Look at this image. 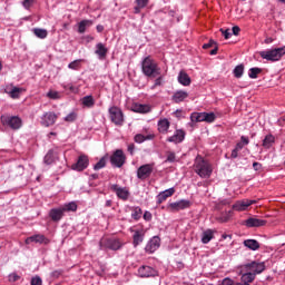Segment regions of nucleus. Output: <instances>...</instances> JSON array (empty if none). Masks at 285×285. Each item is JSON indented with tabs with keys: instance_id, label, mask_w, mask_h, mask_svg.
<instances>
[{
	"instance_id": "nucleus-7",
	"label": "nucleus",
	"mask_w": 285,
	"mask_h": 285,
	"mask_svg": "<svg viewBox=\"0 0 285 285\" xmlns=\"http://www.w3.org/2000/svg\"><path fill=\"white\" fill-rule=\"evenodd\" d=\"M2 126H9L12 130H19L21 128V118L17 116H1Z\"/></svg>"
},
{
	"instance_id": "nucleus-14",
	"label": "nucleus",
	"mask_w": 285,
	"mask_h": 285,
	"mask_svg": "<svg viewBox=\"0 0 285 285\" xmlns=\"http://www.w3.org/2000/svg\"><path fill=\"white\" fill-rule=\"evenodd\" d=\"M185 208H190V200L181 199L176 203H170L168 209L171 213H178V210H185Z\"/></svg>"
},
{
	"instance_id": "nucleus-29",
	"label": "nucleus",
	"mask_w": 285,
	"mask_h": 285,
	"mask_svg": "<svg viewBox=\"0 0 285 285\" xmlns=\"http://www.w3.org/2000/svg\"><path fill=\"white\" fill-rule=\"evenodd\" d=\"M178 82L181 83V86H190V76H188L186 71H180L178 75Z\"/></svg>"
},
{
	"instance_id": "nucleus-55",
	"label": "nucleus",
	"mask_w": 285,
	"mask_h": 285,
	"mask_svg": "<svg viewBox=\"0 0 285 285\" xmlns=\"http://www.w3.org/2000/svg\"><path fill=\"white\" fill-rule=\"evenodd\" d=\"M45 164H52V153H48L46 156H45Z\"/></svg>"
},
{
	"instance_id": "nucleus-41",
	"label": "nucleus",
	"mask_w": 285,
	"mask_h": 285,
	"mask_svg": "<svg viewBox=\"0 0 285 285\" xmlns=\"http://www.w3.org/2000/svg\"><path fill=\"white\" fill-rule=\"evenodd\" d=\"M224 206H230V199L225 198L216 203V209L217 210H223Z\"/></svg>"
},
{
	"instance_id": "nucleus-53",
	"label": "nucleus",
	"mask_w": 285,
	"mask_h": 285,
	"mask_svg": "<svg viewBox=\"0 0 285 285\" xmlns=\"http://www.w3.org/2000/svg\"><path fill=\"white\" fill-rule=\"evenodd\" d=\"M220 32L225 39H230V37H233V33H230V29H220Z\"/></svg>"
},
{
	"instance_id": "nucleus-39",
	"label": "nucleus",
	"mask_w": 285,
	"mask_h": 285,
	"mask_svg": "<svg viewBox=\"0 0 285 285\" xmlns=\"http://www.w3.org/2000/svg\"><path fill=\"white\" fill-rule=\"evenodd\" d=\"M244 75V65H238L234 69V77L236 79H242V76Z\"/></svg>"
},
{
	"instance_id": "nucleus-57",
	"label": "nucleus",
	"mask_w": 285,
	"mask_h": 285,
	"mask_svg": "<svg viewBox=\"0 0 285 285\" xmlns=\"http://www.w3.org/2000/svg\"><path fill=\"white\" fill-rule=\"evenodd\" d=\"M232 32L233 35H235V37H237L239 32H242V29L239 28V26H235L232 28Z\"/></svg>"
},
{
	"instance_id": "nucleus-27",
	"label": "nucleus",
	"mask_w": 285,
	"mask_h": 285,
	"mask_svg": "<svg viewBox=\"0 0 285 285\" xmlns=\"http://www.w3.org/2000/svg\"><path fill=\"white\" fill-rule=\"evenodd\" d=\"M169 128H170V121L168 119L164 118L158 121V131L161 135H166Z\"/></svg>"
},
{
	"instance_id": "nucleus-13",
	"label": "nucleus",
	"mask_w": 285,
	"mask_h": 285,
	"mask_svg": "<svg viewBox=\"0 0 285 285\" xmlns=\"http://www.w3.org/2000/svg\"><path fill=\"white\" fill-rule=\"evenodd\" d=\"M138 275L140 277H158L159 276V272H157V269L148 266V265H142L138 268Z\"/></svg>"
},
{
	"instance_id": "nucleus-9",
	"label": "nucleus",
	"mask_w": 285,
	"mask_h": 285,
	"mask_svg": "<svg viewBox=\"0 0 285 285\" xmlns=\"http://www.w3.org/2000/svg\"><path fill=\"white\" fill-rule=\"evenodd\" d=\"M110 164L116 168H121V166L126 164V155L124 154V150L117 149L110 157Z\"/></svg>"
},
{
	"instance_id": "nucleus-64",
	"label": "nucleus",
	"mask_w": 285,
	"mask_h": 285,
	"mask_svg": "<svg viewBox=\"0 0 285 285\" xmlns=\"http://www.w3.org/2000/svg\"><path fill=\"white\" fill-rule=\"evenodd\" d=\"M219 51V47L216 45H214V49L212 51H209V55H217V52Z\"/></svg>"
},
{
	"instance_id": "nucleus-33",
	"label": "nucleus",
	"mask_w": 285,
	"mask_h": 285,
	"mask_svg": "<svg viewBox=\"0 0 285 285\" xmlns=\"http://www.w3.org/2000/svg\"><path fill=\"white\" fill-rule=\"evenodd\" d=\"M149 0H136V7L134 8L135 14H139L141 12L142 8H146L148 6Z\"/></svg>"
},
{
	"instance_id": "nucleus-12",
	"label": "nucleus",
	"mask_w": 285,
	"mask_h": 285,
	"mask_svg": "<svg viewBox=\"0 0 285 285\" xmlns=\"http://www.w3.org/2000/svg\"><path fill=\"white\" fill-rule=\"evenodd\" d=\"M150 175H153V165L150 164L142 165L137 169V177L141 181H146Z\"/></svg>"
},
{
	"instance_id": "nucleus-23",
	"label": "nucleus",
	"mask_w": 285,
	"mask_h": 285,
	"mask_svg": "<svg viewBox=\"0 0 285 285\" xmlns=\"http://www.w3.org/2000/svg\"><path fill=\"white\" fill-rule=\"evenodd\" d=\"M95 53L99 59H106V57H108V48H106V45L99 42L96 45Z\"/></svg>"
},
{
	"instance_id": "nucleus-3",
	"label": "nucleus",
	"mask_w": 285,
	"mask_h": 285,
	"mask_svg": "<svg viewBox=\"0 0 285 285\" xmlns=\"http://www.w3.org/2000/svg\"><path fill=\"white\" fill-rule=\"evenodd\" d=\"M238 271H240V273H252L254 277H257V275L266 271V264L253 261L238 266Z\"/></svg>"
},
{
	"instance_id": "nucleus-11",
	"label": "nucleus",
	"mask_w": 285,
	"mask_h": 285,
	"mask_svg": "<svg viewBox=\"0 0 285 285\" xmlns=\"http://www.w3.org/2000/svg\"><path fill=\"white\" fill-rule=\"evenodd\" d=\"M110 190L112 193H116L118 199H122V202H128V198L130 197V191L126 187H119V185L114 184L110 187Z\"/></svg>"
},
{
	"instance_id": "nucleus-4",
	"label": "nucleus",
	"mask_w": 285,
	"mask_h": 285,
	"mask_svg": "<svg viewBox=\"0 0 285 285\" xmlns=\"http://www.w3.org/2000/svg\"><path fill=\"white\" fill-rule=\"evenodd\" d=\"M284 55L285 46L259 52V57H262V59H266V61H279Z\"/></svg>"
},
{
	"instance_id": "nucleus-32",
	"label": "nucleus",
	"mask_w": 285,
	"mask_h": 285,
	"mask_svg": "<svg viewBox=\"0 0 285 285\" xmlns=\"http://www.w3.org/2000/svg\"><path fill=\"white\" fill-rule=\"evenodd\" d=\"M190 120L194 122L206 121V112H193L190 115Z\"/></svg>"
},
{
	"instance_id": "nucleus-44",
	"label": "nucleus",
	"mask_w": 285,
	"mask_h": 285,
	"mask_svg": "<svg viewBox=\"0 0 285 285\" xmlns=\"http://www.w3.org/2000/svg\"><path fill=\"white\" fill-rule=\"evenodd\" d=\"M106 168V157L100 158V160L94 166V170H101Z\"/></svg>"
},
{
	"instance_id": "nucleus-20",
	"label": "nucleus",
	"mask_w": 285,
	"mask_h": 285,
	"mask_svg": "<svg viewBox=\"0 0 285 285\" xmlns=\"http://www.w3.org/2000/svg\"><path fill=\"white\" fill-rule=\"evenodd\" d=\"M63 213H66V209L63 208H52L49 212V217L51 222H61Z\"/></svg>"
},
{
	"instance_id": "nucleus-15",
	"label": "nucleus",
	"mask_w": 285,
	"mask_h": 285,
	"mask_svg": "<svg viewBox=\"0 0 285 285\" xmlns=\"http://www.w3.org/2000/svg\"><path fill=\"white\" fill-rule=\"evenodd\" d=\"M253 204H257V200H250V199H242L237 200L233 206V210H236L237 213H242L248 208V206H253Z\"/></svg>"
},
{
	"instance_id": "nucleus-59",
	"label": "nucleus",
	"mask_w": 285,
	"mask_h": 285,
	"mask_svg": "<svg viewBox=\"0 0 285 285\" xmlns=\"http://www.w3.org/2000/svg\"><path fill=\"white\" fill-rule=\"evenodd\" d=\"M239 156V150H237V148L235 147L233 150H232V159H237V157Z\"/></svg>"
},
{
	"instance_id": "nucleus-51",
	"label": "nucleus",
	"mask_w": 285,
	"mask_h": 285,
	"mask_svg": "<svg viewBox=\"0 0 285 285\" xmlns=\"http://www.w3.org/2000/svg\"><path fill=\"white\" fill-rule=\"evenodd\" d=\"M62 275H63V271H61V269H56V271H53V272L51 273V277H52L53 279H59V277L62 276Z\"/></svg>"
},
{
	"instance_id": "nucleus-19",
	"label": "nucleus",
	"mask_w": 285,
	"mask_h": 285,
	"mask_svg": "<svg viewBox=\"0 0 285 285\" xmlns=\"http://www.w3.org/2000/svg\"><path fill=\"white\" fill-rule=\"evenodd\" d=\"M186 139V132L181 129L176 130L175 135L167 138L170 144H181Z\"/></svg>"
},
{
	"instance_id": "nucleus-40",
	"label": "nucleus",
	"mask_w": 285,
	"mask_h": 285,
	"mask_svg": "<svg viewBox=\"0 0 285 285\" xmlns=\"http://www.w3.org/2000/svg\"><path fill=\"white\" fill-rule=\"evenodd\" d=\"M62 210L66 212H71V213H76L77 210V203L71 202L65 205V207H62Z\"/></svg>"
},
{
	"instance_id": "nucleus-50",
	"label": "nucleus",
	"mask_w": 285,
	"mask_h": 285,
	"mask_svg": "<svg viewBox=\"0 0 285 285\" xmlns=\"http://www.w3.org/2000/svg\"><path fill=\"white\" fill-rule=\"evenodd\" d=\"M77 120V114L76 112H70L69 115L66 116L65 121L72 122Z\"/></svg>"
},
{
	"instance_id": "nucleus-22",
	"label": "nucleus",
	"mask_w": 285,
	"mask_h": 285,
	"mask_svg": "<svg viewBox=\"0 0 285 285\" xmlns=\"http://www.w3.org/2000/svg\"><path fill=\"white\" fill-rule=\"evenodd\" d=\"M4 92H7L11 99H19V97H21V92H23V89L19 87H7Z\"/></svg>"
},
{
	"instance_id": "nucleus-10",
	"label": "nucleus",
	"mask_w": 285,
	"mask_h": 285,
	"mask_svg": "<svg viewBox=\"0 0 285 285\" xmlns=\"http://www.w3.org/2000/svg\"><path fill=\"white\" fill-rule=\"evenodd\" d=\"M57 119H59L57 114L53 111H47L42 115L40 124L41 126H45V128H50V126H55V124H57Z\"/></svg>"
},
{
	"instance_id": "nucleus-49",
	"label": "nucleus",
	"mask_w": 285,
	"mask_h": 285,
	"mask_svg": "<svg viewBox=\"0 0 285 285\" xmlns=\"http://www.w3.org/2000/svg\"><path fill=\"white\" fill-rule=\"evenodd\" d=\"M216 45H217V42L215 40L210 39L208 41V43L203 45V50H208V49L215 47Z\"/></svg>"
},
{
	"instance_id": "nucleus-24",
	"label": "nucleus",
	"mask_w": 285,
	"mask_h": 285,
	"mask_svg": "<svg viewBox=\"0 0 285 285\" xmlns=\"http://www.w3.org/2000/svg\"><path fill=\"white\" fill-rule=\"evenodd\" d=\"M185 99H188V92L184 90L176 91L171 97V101H174V104H181Z\"/></svg>"
},
{
	"instance_id": "nucleus-30",
	"label": "nucleus",
	"mask_w": 285,
	"mask_h": 285,
	"mask_svg": "<svg viewBox=\"0 0 285 285\" xmlns=\"http://www.w3.org/2000/svg\"><path fill=\"white\" fill-rule=\"evenodd\" d=\"M230 217H233L232 210L222 213L218 217H216V220L219 222V224H226L230 220Z\"/></svg>"
},
{
	"instance_id": "nucleus-52",
	"label": "nucleus",
	"mask_w": 285,
	"mask_h": 285,
	"mask_svg": "<svg viewBox=\"0 0 285 285\" xmlns=\"http://www.w3.org/2000/svg\"><path fill=\"white\" fill-rule=\"evenodd\" d=\"M19 279H21V276H19L17 273H12L9 275V282L11 283L19 282Z\"/></svg>"
},
{
	"instance_id": "nucleus-21",
	"label": "nucleus",
	"mask_w": 285,
	"mask_h": 285,
	"mask_svg": "<svg viewBox=\"0 0 285 285\" xmlns=\"http://www.w3.org/2000/svg\"><path fill=\"white\" fill-rule=\"evenodd\" d=\"M131 110L134 112H139L140 115H146L150 112L151 108L150 105H141L136 102L131 106Z\"/></svg>"
},
{
	"instance_id": "nucleus-48",
	"label": "nucleus",
	"mask_w": 285,
	"mask_h": 285,
	"mask_svg": "<svg viewBox=\"0 0 285 285\" xmlns=\"http://www.w3.org/2000/svg\"><path fill=\"white\" fill-rule=\"evenodd\" d=\"M36 0H23L22 6L26 10H30L35 6Z\"/></svg>"
},
{
	"instance_id": "nucleus-25",
	"label": "nucleus",
	"mask_w": 285,
	"mask_h": 285,
	"mask_svg": "<svg viewBox=\"0 0 285 285\" xmlns=\"http://www.w3.org/2000/svg\"><path fill=\"white\" fill-rule=\"evenodd\" d=\"M175 195V188H169V189H166L164 191H161L158 196H157V202L158 204H164V202H166V199L168 197H173Z\"/></svg>"
},
{
	"instance_id": "nucleus-47",
	"label": "nucleus",
	"mask_w": 285,
	"mask_h": 285,
	"mask_svg": "<svg viewBox=\"0 0 285 285\" xmlns=\"http://www.w3.org/2000/svg\"><path fill=\"white\" fill-rule=\"evenodd\" d=\"M134 141H136V144H144V141H146V136H144L141 134H137L134 137Z\"/></svg>"
},
{
	"instance_id": "nucleus-1",
	"label": "nucleus",
	"mask_w": 285,
	"mask_h": 285,
	"mask_svg": "<svg viewBox=\"0 0 285 285\" xmlns=\"http://www.w3.org/2000/svg\"><path fill=\"white\" fill-rule=\"evenodd\" d=\"M195 174L200 176L202 179H208L213 175V167L208 160L197 156L194 164Z\"/></svg>"
},
{
	"instance_id": "nucleus-6",
	"label": "nucleus",
	"mask_w": 285,
	"mask_h": 285,
	"mask_svg": "<svg viewBox=\"0 0 285 285\" xmlns=\"http://www.w3.org/2000/svg\"><path fill=\"white\" fill-rule=\"evenodd\" d=\"M109 117L115 126H124V111L117 106L109 108Z\"/></svg>"
},
{
	"instance_id": "nucleus-58",
	"label": "nucleus",
	"mask_w": 285,
	"mask_h": 285,
	"mask_svg": "<svg viewBox=\"0 0 285 285\" xmlns=\"http://www.w3.org/2000/svg\"><path fill=\"white\" fill-rule=\"evenodd\" d=\"M240 144H243V146H248V144H250V140L248 139V137L242 136L240 137Z\"/></svg>"
},
{
	"instance_id": "nucleus-56",
	"label": "nucleus",
	"mask_w": 285,
	"mask_h": 285,
	"mask_svg": "<svg viewBox=\"0 0 285 285\" xmlns=\"http://www.w3.org/2000/svg\"><path fill=\"white\" fill-rule=\"evenodd\" d=\"M153 219V214L150 212H145L144 213V220L145 222H150Z\"/></svg>"
},
{
	"instance_id": "nucleus-62",
	"label": "nucleus",
	"mask_w": 285,
	"mask_h": 285,
	"mask_svg": "<svg viewBox=\"0 0 285 285\" xmlns=\"http://www.w3.org/2000/svg\"><path fill=\"white\" fill-rule=\"evenodd\" d=\"M163 77L159 76L156 80H155V83H154V88H157V86H161V81H163Z\"/></svg>"
},
{
	"instance_id": "nucleus-61",
	"label": "nucleus",
	"mask_w": 285,
	"mask_h": 285,
	"mask_svg": "<svg viewBox=\"0 0 285 285\" xmlns=\"http://www.w3.org/2000/svg\"><path fill=\"white\" fill-rule=\"evenodd\" d=\"M175 159H176L175 153H169L167 156V161L173 163L175 161Z\"/></svg>"
},
{
	"instance_id": "nucleus-36",
	"label": "nucleus",
	"mask_w": 285,
	"mask_h": 285,
	"mask_svg": "<svg viewBox=\"0 0 285 285\" xmlns=\"http://www.w3.org/2000/svg\"><path fill=\"white\" fill-rule=\"evenodd\" d=\"M213 237H214V235H213L212 229L205 230L202 236L203 244H208L210 242V239H213Z\"/></svg>"
},
{
	"instance_id": "nucleus-35",
	"label": "nucleus",
	"mask_w": 285,
	"mask_h": 285,
	"mask_svg": "<svg viewBox=\"0 0 285 285\" xmlns=\"http://www.w3.org/2000/svg\"><path fill=\"white\" fill-rule=\"evenodd\" d=\"M88 26H92L91 20H81L78 24V32L80 35H83V32H86V28H88Z\"/></svg>"
},
{
	"instance_id": "nucleus-46",
	"label": "nucleus",
	"mask_w": 285,
	"mask_h": 285,
	"mask_svg": "<svg viewBox=\"0 0 285 285\" xmlns=\"http://www.w3.org/2000/svg\"><path fill=\"white\" fill-rule=\"evenodd\" d=\"M47 97L49 98V99H60V95H59V91H55V90H49L48 92H47Z\"/></svg>"
},
{
	"instance_id": "nucleus-60",
	"label": "nucleus",
	"mask_w": 285,
	"mask_h": 285,
	"mask_svg": "<svg viewBox=\"0 0 285 285\" xmlns=\"http://www.w3.org/2000/svg\"><path fill=\"white\" fill-rule=\"evenodd\" d=\"M127 150L130 155H135V144H129Z\"/></svg>"
},
{
	"instance_id": "nucleus-26",
	"label": "nucleus",
	"mask_w": 285,
	"mask_h": 285,
	"mask_svg": "<svg viewBox=\"0 0 285 285\" xmlns=\"http://www.w3.org/2000/svg\"><path fill=\"white\" fill-rule=\"evenodd\" d=\"M146 236V233L144 230H135L134 236H132V245L135 248L139 246L144 242V237Z\"/></svg>"
},
{
	"instance_id": "nucleus-37",
	"label": "nucleus",
	"mask_w": 285,
	"mask_h": 285,
	"mask_svg": "<svg viewBox=\"0 0 285 285\" xmlns=\"http://www.w3.org/2000/svg\"><path fill=\"white\" fill-rule=\"evenodd\" d=\"M141 215H144V212L141 210V207H134L131 217L136 222H139L141 219Z\"/></svg>"
},
{
	"instance_id": "nucleus-43",
	"label": "nucleus",
	"mask_w": 285,
	"mask_h": 285,
	"mask_svg": "<svg viewBox=\"0 0 285 285\" xmlns=\"http://www.w3.org/2000/svg\"><path fill=\"white\" fill-rule=\"evenodd\" d=\"M68 68H70V70H79L81 68V59L73 60L68 65Z\"/></svg>"
},
{
	"instance_id": "nucleus-38",
	"label": "nucleus",
	"mask_w": 285,
	"mask_h": 285,
	"mask_svg": "<svg viewBox=\"0 0 285 285\" xmlns=\"http://www.w3.org/2000/svg\"><path fill=\"white\" fill-rule=\"evenodd\" d=\"M33 33L36 37H38V39H46V37H48V30L46 29L36 28L33 29Z\"/></svg>"
},
{
	"instance_id": "nucleus-5",
	"label": "nucleus",
	"mask_w": 285,
	"mask_h": 285,
	"mask_svg": "<svg viewBox=\"0 0 285 285\" xmlns=\"http://www.w3.org/2000/svg\"><path fill=\"white\" fill-rule=\"evenodd\" d=\"M100 248L104 250L108 248L109 250H119L122 244L118 238H101L99 242Z\"/></svg>"
},
{
	"instance_id": "nucleus-28",
	"label": "nucleus",
	"mask_w": 285,
	"mask_h": 285,
	"mask_svg": "<svg viewBox=\"0 0 285 285\" xmlns=\"http://www.w3.org/2000/svg\"><path fill=\"white\" fill-rule=\"evenodd\" d=\"M243 244L246 248H249V250H259L261 248L259 242L256 239H245Z\"/></svg>"
},
{
	"instance_id": "nucleus-2",
	"label": "nucleus",
	"mask_w": 285,
	"mask_h": 285,
	"mask_svg": "<svg viewBox=\"0 0 285 285\" xmlns=\"http://www.w3.org/2000/svg\"><path fill=\"white\" fill-rule=\"evenodd\" d=\"M141 68L146 77H159L161 75V69L150 56L142 60Z\"/></svg>"
},
{
	"instance_id": "nucleus-54",
	"label": "nucleus",
	"mask_w": 285,
	"mask_h": 285,
	"mask_svg": "<svg viewBox=\"0 0 285 285\" xmlns=\"http://www.w3.org/2000/svg\"><path fill=\"white\" fill-rule=\"evenodd\" d=\"M43 281H41V277L35 276L31 278V285H42Z\"/></svg>"
},
{
	"instance_id": "nucleus-18",
	"label": "nucleus",
	"mask_w": 285,
	"mask_h": 285,
	"mask_svg": "<svg viewBox=\"0 0 285 285\" xmlns=\"http://www.w3.org/2000/svg\"><path fill=\"white\" fill-rule=\"evenodd\" d=\"M267 222L264 220V219H259V218H247L244 223V225L247 227V228H259L262 226H266Z\"/></svg>"
},
{
	"instance_id": "nucleus-45",
	"label": "nucleus",
	"mask_w": 285,
	"mask_h": 285,
	"mask_svg": "<svg viewBox=\"0 0 285 285\" xmlns=\"http://www.w3.org/2000/svg\"><path fill=\"white\" fill-rule=\"evenodd\" d=\"M217 117L215 116V114L214 112H205V121L207 122V124H213V121H215V119H216Z\"/></svg>"
},
{
	"instance_id": "nucleus-16",
	"label": "nucleus",
	"mask_w": 285,
	"mask_h": 285,
	"mask_svg": "<svg viewBox=\"0 0 285 285\" xmlns=\"http://www.w3.org/2000/svg\"><path fill=\"white\" fill-rule=\"evenodd\" d=\"M32 243L45 244L47 246V244H50V240L43 234H36V235H32V236L26 238V240H24V244H27V245L32 244Z\"/></svg>"
},
{
	"instance_id": "nucleus-34",
	"label": "nucleus",
	"mask_w": 285,
	"mask_h": 285,
	"mask_svg": "<svg viewBox=\"0 0 285 285\" xmlns=\"http://www.w3.org/2000/svg\"><path fill=\"white\" fill-rule=\"evenodd\" d=\"M82 106L85 108H92L95 106V98L92 96H85L82 99Z\"/></svg>"
},
{
	"instance_id": "nucleus-17",
	"label": "nucleus",
	"mask_w": 285,
	"mask_h": 285,
	"mask_svg": "<svg viewBox=\"0 0 285 285\" xmlns=\"http://www.w3.org/2000/svg\"><path fill=\"white\" fill-rule=\"evenodd\" d=\"M159 246H161V238L159 236H154L146 245V253L153 254L155 253Z\"/></svg>"
},
{
	"instance_id": "nucleus-42",
	"label": "nucleus",
	"mask_w": 285,
	"mask_h": 285,
	"mask_svg": "<svg viewBox=\"0 0 285 285\" xmlns=\"http://www.w3.org/2000/svg\"><path fill=\"white\" fill-rule=\"evenodd\" d=\"M261 72H262V69H259L257 67L250 68L248 76L250 79H257V75H261Z\"/></svg>"
},
{
	"instance_id": "nucleus-31",
	"label": "nucleus",
	"mask_w": 285,
	"mask_h": 285,
	"mask_svg": "<svg viewBox=\"0 0 285 285\" xmlns=\"http://www.w3.org/2000/svg\"><path fill=\"white\" fill-rule=\"evenodd\" d=\"M273 144H275V136H273L272 134L265 136V138L263 139V148H272Z\"/></svg>"
},
{
	"instance_id": "nucleus-8",
	"label": "nucleus",
	"mask_w": 285,
	"mask_h": 285,
	"mask_svg": "<svg viewBox=\"0 0 285 285\" xmlns=\"http://www.w3.org/2000/svg\"><path fill=\"white\" fill-rule=\"evenodd\" d=\"M88 166H90V158L88 157V155L81 154L78 157L77 161L73 165H71V170L83 173V170H86Z\"/></svg>"
},
{
	"instance_id": "nucleus-63",
	"label": "nucleus",
	"mask_w": 285,
	"mask_h": 285,
	"mask_svg": "<svg viewBox=\"0 0 285 285\" xmlns=\"http://www.w3.org/2000/svg\"><path fill=\"white\" fill-rule=\"evenodd\" d=\"M253 168H254V170H262V164H259V163H253Z\"/></svg>"
}]
</instances>
